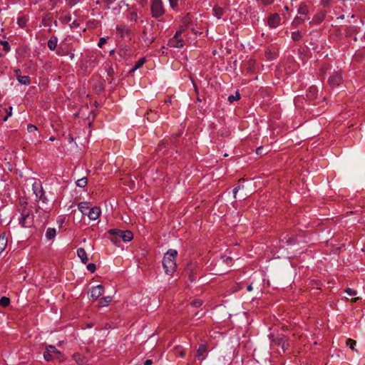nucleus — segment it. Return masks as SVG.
<instances>
[{
  "mask_svg": "<svg viewBox=\"0 0 365 365\" xmlns=\"http://www.w3.org/2000/svg\"><path fill=\"white\" fill-rule=\"evenodd\" d=\"M207 351V346L205 344H200L197 351V356L199 359L202 360L205 359L204 354Z\"/></svg>",
  "mask_w": 365,
  "mask_h": 365,
  "instance_id": "2eb2a0df",
  "label": "nucleus"
},
{
  "mask_svg": "<svg viewBox=\"0 0 365 365\" xmlns=\"http://www.w3.org/2000/svg\"><path fill=\"white\" fill-rule=\"evenodd\" d=\"M16 77L18 79V76H21V71L19 69L15 71Z\"/></svg>",
  "mask_w": 365,
  "mask_h": 365,
  "instance_id": "5fc2aeb1",
  "label": "nucleus"
},
{
  "mask_svg": "<svg viewBox=\"0 0 365 365\" xmlns=\"http://www.w3.org/2000/svg\"><path fill=\"white\" fill-rule=\"evenodd\" d=\"M346 344L348 346H349V347L352 349V350H355V346L356 344V341L354 339H349L347 341H346Z\"/></svg>",
  "mask_w": 365,
  "mask_h": 365,
  "instance_id": "7c9ffc66",
  "label": "nucleus"
},
{
  "mask_svg": "<svg viewBox=\"0 0 365 365\" xmlns=\"http://www.w3.org/2000/svg\"><path fill=\"white\" fill-rule=\"evenodd\" d=\"M18 81L23 85H29L30 83L29 77L28 76H18Z\"/></svg>",
  "mask_w": 365,
  "mask_h": 365,
  "instance_id": "aec40b11",
  "label": "nucleus"
},
{
  "mask_svg": "<svg viewBox=\"0 0 365 365\" xmlns=\"http://www.w3.org/2000/svg\"><path fill=\"white\" fill-rule=\"evenodd\" d=\"M298 12L300 14L306 15L308 13L307 6L305 4H301L299 8Z\"/></svg>",
  "mask_w": 365,
  "mask_h": 365,
  "instance_id": "cd10ccee",
  "label": "nucleus"
},
{
  "mask_svg": "<svg viewBox=\"0 0 365 365\" xmlns=\"http://www.w3.org/2000/svg\"><path fill=\"white\" fill-rule=\"evenodd\" d=\"M73 359L80 365H82L86 362L84 357L78 353L73 355Z\"/></svg>",
  "mask_w": 365,
  "mask_h": 365,
  "instance_id": "412c9836",
  "label": "nucleus"
},
{
  "mask_svg": "<svg viewBox=\"0 0 365 365\" xmlns=\"http://www.w3.org/2000/svg\"><path fill=\"white\" fill-rule=\"evenodd\" d=\"M152 364H153V361L151 359H147L144 362V365H152Z\"/></svg>",
  "mask_w": 365,
  "mask_h": 365,
  "instance_id": "603ef678",
  "label": "nucleus"
},
{
  "mask_svg": "<svg viewBox=\"0 0 365 365\" xmlns=\"http://www.w3.org/2000/svg\"><path fill=\"white\" fill-rule=\"evenodd\" d=\"M70 27L71 28H75V27H77L79 26V24L76 22V21H73L70 24H69Z\"/></svg>",
  "mask_w": 365,
  "mask_h": 365,
  "instance_id": "49530a36",
  "label": "nucleus"
},
{
  "mask_svg": "<svg viewBox=\"0 0 365 365\" xmlns=\"http://www.w3.org/2000/svg\"><path fill=\"white\" fill-rule=\"evenodd\" d=\"M331 3V0H322V4L324 6H328Z\"/></svg>",
  "mask_w": 365,
  "mask_h": 365,
  "instance_id": "8fccbe9b",
  "label": "nucleus"
},
{
  "mask_svg": "<svg viewBox=\"0 0 365 365\" xmlns=\"http://www.w3.org/2000/svg\"><path fill=\"white\" fill-rule=\"evenodd\" d=\"M317 92V89L316 87H311L309 90V94L308 96L309 98H314L315 96V93Z\"/></svg>",
  "mask_w": 365,
  "mask_h": 365,
  "instance_id": "2f4dec72",
  "label": "nucleus"
},
{
  "mask_svg": "<svg viewBox=\"0 0 365 365\" xmlns=\"http://www.w3.org/2000/svg\"><path fill=\"white\" fill-rule=\"evenodd\" d=\"M67 1L69 6H73L78 4L80 1V0H67Z\"/></svg>",
  "mask_w": 365,
  "mask_h": 365,
  "instance_id": "79ce46f5",
  "label": "nucleus"
},
{
  "mask_svg": "<svg viewBox=\"0 0 365 365\" xmlns=\"http://www.w3.org/2000/svg\"><path fill=\"white\" fill-rule=\"evenodd\" d=\"M57 38L56 36L51 37L48 41V47L50 50L53 51L57 46Z\"/></svg>",
  "mask_w": 365,
  "mask_h": 365,
  "instance_id": "a211bd4d",
  "label": "nucleus"
},
{
  "mask_svg": "<svg viewBox=\"0 0 365 365\" xmlns=\"http://www.w3.org/2000/svg\"><path fill=\"white\" fill-rule=\"evenodd\" d=\"M56 234V230L54 228H48L46 232V237L48 240H51L55 237Z\"/></svg>",
  "mask_w": 365,
  "mask_h": 365,
  "instance_id": "6ab92c4d",
  "label": "nucleus"
},
{
  "mask_svg": "<svg viewBox=\"0 0 365 365\" xmlns=\"http://www.w3.org/2000/svg\"><path fill=\"white\" fill-rule=\"evenodd\" d=\"M184 355H185V352H184V351H180V356L181 357H183V356H184Z\"/></svg>",
  "mask_w": 365,
  "mask_h": 365,
  "instance_id": "052dcab7",
  "label": "nucleus"
},
{
  "mask_svg": "<svg viewBox=\"0 0 365 365\" xmlns=\"http://www.w3.org/2000/svg\"><path fill=\"white\" fill-rule=\"evenodd\" d=\"M71 16H64L63 19H62V21L63 23L64 24H70V22L71 21Z\"/></svg>",
  "mask_w": 365,
  "mask_h": 365,
  "instance_id": "58836bf2",
  "label": "nucleus"
},
{
  "mask_svg": "<svg viewBox=\"0 0 365 365\" xmlns=\"http://www.w3.org/2000/svg\"><path fill=\"white\" fill-rule=\"evenodd\" d=\"M262 150H263V148L262 147H259L256 149V153L257 155H262Z\"/></svg>",
  "mask_w": 365,
  "mask_h": 365,
  "instance_id": "09e8293b",
  "label": "nucleus"
},
{
  "mask_svg": "<svg viewBox=\"0 0 365 365\" xmlns=\"http://www.w3.org/2000/svg\"><path fill=\"white\" fill-rule=\"evenodd\" d=\"M191 304L193 307H200L202 304V301L200 300V299H196V300L192 301L191 302Z\"/></svg>",
  "mask_w": 365,
  "mask_h": 365,
  "instance_id": "4c0bfd02",
  "label": "nucleus"
},
{
  "mask_svg": "<svg viewBox=\"0 0 365 365\" xmlns=\"http://www.w3.org/2000/svg\"><path fill=\"white\" fill-rule=\"evenodd\" d=\"M103 1H106L107 4H111L113 1V0H103Z\"/></svg>",
  "mask_w": 365,
  "mask_h": 365,
  "instance_id": "bf43d9fd",
  "label": "nucleus"
},
{
  "mask_svg": "<svg viewBox=\"0 0 365 365\" xmlns=\"http://www.w3.org/2000/svg\"><path fill=\"white\" fill-rule=\"evenodd\" d=\"M178 252L175 250H169L164 255L163 259V266L167 274L171 275L176 270L177 264L175 257Z\"/></svg>",
  "mask_w": 365,
  "mask_h": 365,
  "instance_id": "f03ea898",
  "label": "nucleus"
},
{
  "mask_svg": "<svg viewBox=\"0 0 365 365\" xmlns=\"http://www.w3.org/2000/svg\"><path fill=\"white\" fill-rule=\"evenodd\" d=\"M108 234L110 235L109 239L116 245H118L120 240L127 242L133 238V234L130 230H121L118 229H110L108 231Z\"/></svg>",
  "mask_w": 365,
  "mask_h": 365,
  "instance_id": "f257e3e1",
  "label": "nucleus"
},
{
  "mask_svg": "<svg viewBox=\"0 0 365 365\" xmlns=\"http://www.w3.org/2000/svg\"><path fill=\"white\" fill-rule=\"evenodd\" d=\"M106 43V39L105 38H101L98 42V46L102 47Z\"/></svg>",
  "mask_w": 365,
  "mask_h": 365,
  "instance_id": "37998d69",
  "label": "nucleus"
},
{
  "mask_svg": "<svg viewBox=\"0 0 365 365\" xmlns=\"http://www.w3.org/2000/svg\"><path fill=\"white\" fill-rule=\"evenodd\" d=\"M214 14L217 19H220L221 16L222 15V9L218 7H215L213 9Z\"/></svg>",
  "mask_w": 365,
  "mask_h": 365,
  "instance_id": "c756f323",
  "label": "nucleus"
},
{
  "mask_svg": "<svg viewBox=\"0 0 365 365\" xmlns=\"http://www.w3.org/2000/svg\"><path fill=\"white\" fill-rule=\"evenodd\" d=\"M21 217L19 219V224L24 227H30L33 225V217L30 215V210L26 208V201L21 200Z\"/></svg>",
  "mask_w": 365,
  "mask_h": 365,
  "instance_id": "7ed1b4c3",
  "label": "nucleus"
},
{
  "mask_svg": "<svg viewBox=\"0 0 365 365\" xmlns=\"http://www.w3.org/2000/svg\"><path fill=\"white\" fill-rule=\"evenodd\" d=\"M145 62V58H140L136 63H135V65L134 66V68H133V71H135L139 68H140Z\"/></svg>",
  "mask_w": 365,
  "mask_h": 365,
  "instance_id": "bb28decb",
  "label": "nucleus"
},
{
  "mask_svg": "<svg viewBox=\"0 0 365 365\" xmlns=\"http://www.w3.org/2000/svg\"><path fill=\"white\" fill-rule=\"evenodd\" d=\"M240 188V186H237L236 187L234 188L233 190V192H234V196L236 197V194L237 192V191L239 190V189Z\"/></svg>",
  "mask_w": 365,
  "mask_h": 365,
  "instance_id": "864d4df0",
  "label": "nucleus"
},
{
  "mask_svg": "<svg viewBox=\"0 0 365 365\" xmlns=\"http://www.w3.org/2000/svg\"><path fill=\"white\" fill-rule=\"evenodd\" d=\"M104 292V287L99 284L95 287H93L91 289V297L93 299H97L100 297Z\"/></svg>",
  "mask_w": 365,
  "mask_h": 365,
  "instance_id": "1a4fd4ad",
  "label": "nucleus"
},
{
  "mask_svg": "<svg viewBox=\"0 0 365 365\" xmlns=\"http://www.w3.org/2000/svg\"><path fill=\"white\" fill-rule=\"evenodd\" d=\"M240 94L238 91H236L235 96L231 95L228 97V101L232 103L235 101L240 100Z\"/></svg>",
  "mask_w": 365,
  "mask_h": 365,
  "instance_id": "393cba45",
  "label": "nucleus"
},
{
  "mask_svg": "<svg viewBox=\"0 0 365 365\" xmlns=\"http://www.w3.org/2000/svg\"><path fill=\"white\" fill-rule=\"evenodd\" d=\"M170 6L172 8L175 7L178 5V0H169Z\"/></svg>",
  "mask_w": 365,
  "mask_h": 365,
  "instance_id": "c03bdc74",
  "label": "nucleus"
},
{
  "mask_svg": "<svg viewBox=\"0 0 365 365\" xmlns=\"http://www.w3.org/2000/svg\"><path fill=\"white\" fill-rule=\"evenodd\" d=\"M262 1L266 5L271 4L274 1V0H262Z\"/></svg>",
  "mask_w": 365,
  "mask_h": 365,
  "instance_id": "3c124183",
  "label": "nucleus"
},
{
  "mask_svg": "<svg viewBox=\"0 0 365 365\" xmlns=\"http://www.w3.org/2000/svg\"><path fill=\"white\" fill-rule=\"evenodd\" d=\"M359 29L358 26H351L348 28L347 35L351 36L353 34L357 33Z\"/></svg>",
  "mask_w": 365,
  "mask_h": 365,
  "instance_id": "a878e982",
  "label": "nucleus"
},
{
  "mask_svg": "<svg viewBox=\"0 0 365 365\" xmlns=\"http://www.w3.org/2000/svg\"><path fill=\"white\" fill-rule=\"evenodd\" d=\"M272 342L275 345L281 346L283 351L287 349L288 344L287 343V339L284 336H277L276 338L272 339Z\"/></svg>",
  "mask_w": 365,
  "mask_h": 365,
  "instance_id": "9d476101",
  "label": "nucleus"
},
{
  "mask_svg": "<svg viewBox=\"0 0 365 365\" xmlns=\"http://www.w3.org/2000/svg\"><path fill=\"white\" fill-rule=\"evenodd\" d=\"M49 140H51V141H53V140H55V137H51V138H49Z\"/></svg>",
  "mask_w": 365,
  "mask_h": 365,
  "instance_id": "680f3d73",
  "label": "nucleus"
},
{
  "mask_svg": "<svg viewBox=\"0 0 365 365\" xmlns=\"http://www.w3.org/2000/svg\"><path fill=\"white\" fill-rule=\"evenodd\" d=\"M130 17L132 20H134L135 21L137 20V13L135 11H132L130 13Z\"/></svg>",
  "mask_w": 365,
  "mask_h": 365,
  "instance_id": "a18cd8bd",
  "label": "nucleus"
},
{
  "mask_svg": "<svg viewBox=\"0 0 365 365\" xmlns=\"http://www.w3.org/2000/svg\"><path fill=\"white\" fill-rule=\"evenodd\" d=\"M280 16L278 14L271 15L267 21L269 26L272 28L277 27L280 24Z\"/></svg>",
  "mask_w": 365,
  "mask_h": 365,
  "instance_id": "9b49d317",
  "label": "nucleus"
},
{
  "mask_svg": "<svg viewBox=\"0 0 365 365\" xmlns=\"http://www.w3.org/2000/svg\"><path fill=\"white\" fill-rule=\"evenodd\" d=\"M9 304H10L9 298H8L6 297H2L0 299V305L2 306L3 307H8L9 305Z\"/></svg>",
  "mask_w": 365,
  "mask_h": 365,
  "instance_id": "b1692460",
  "label": "nucleus"
},
{
  "mask_svg": "<svg viewBox=\"0 0 365 365\" xmlns=\"http://www.w3.org/2000/svg\"><path fill=\"white\" fill-rule=\"evenodd\" d=\"M304 20L299 17H296L292 21V25L294 26H298L299 24H301Z\"/></svg>",
  "mask_w": 365,
  "mask_h": 365,
  "instance_id": "473e14b6",
  "label": "nucleus"
},
{
  "mask_svg": "<svg viewBox=\"0 0 365 365\" xmlns=\"http://www.w3.org/2000/svg\"><path fill=\"white\" fill-rule=\"evenodd\" d=\"M18 23H19V24L21 27L24 26V24H25V23H24V21L19 20V21H18Z\"/></svg>",
  "mask_w": 365,
  "mask_h": 365,
  "instance_id": "6e6d98bb",
  "label": "nucleus"
},
{
  "mask_svg": "<svg viewBox=\"0 0 365 365\" xmlns=\"http://www.w3.org/2000/svg\"><path fill=\"white\" fill-rule=\"evenodd\" d=\"M113 298L110 296H107L101 298L98 302V307H104L108 306V304L111 302Z\"/></svg>",
  "mask_w": 365,
  "mask_h": 365,
  "instance_id": "4468645a",
  "label": "nucleus"
},
{
  "mask_svg": "<svg viewBox=\"0 0 365 365\" xmlns=\"http://www.w3.org/2000/svg\"><path fill=\"white\" fill-rule=\"evenodd\" d=\"M9 110H10V111H8V114H7V115H6V116H5V117L4 118V121L7 120V119H8L9 116H11V110H12V107H9Z\"/></svg>",
  "mask_w": 365,
  "mask_h": 365,
  "instance_id": "de8ad7c7",
  "label": "nucleus"
},
{
  "mask_svg": "<svg viewBox=\"0 0 365 365\" xmlns=\"http://www.w3.org/2000/svg\"><path fill=\"white\" fill-rule=\"evenodd\" d=\"M345 292L350 296H354L356 294V292L351 288H347Z\"/></svg>",
  "mask_w": 365,
  "mask_h": 365,
  "instance_id": "ea45409f",
  "label": "nucleus"
},
{
  "mask_svg": "<svg viewBox=\"0 0 365 365\" xmlns=\"http://www.w3.org/2000/svg\"><path fill=\"white\" fill-rule=\"evenodd\" d=\"M170 46L174 48H182L183 46V40L180 38V31H177L171 39L168 42Z\"/></svg>",
  "mask_w": 365,
  "mask_h": 365,
  "instance_id": "423d86ee",
  "label": "nucleus"
},
{
  "mask_svg": "<svg viewBox=\"0 0 365 365\" xmlns=\"http://www.w3.org/2000/svg\"><path fill=\"white\" fill-rule=\"evenodd\" d=\"M78 210L82 212V214H87L86 211L90 210L88 206V203L87 202H81L78 205Z\"/></svg>",
  "mask_w": 365,
  "mask_h": 365,
  "instance_id": "f3484780",
  "label": "nucleus"
},
{
  "mask_svg": "<svg viewBox=\"0 0 365 365\" xmlns=\"http://www.w3.org/2000/svg\"><path fill=\"white\" fill-rule=\"evenodd\" d=\"M189 22V20L187 18H185V20H184V26H181L180 29L178 31H180V34H182V31H184L185 30V29L187 28V24H188Z\"/></svg>",
  "mask_w": 365,
  "mask_h": 365,
  "instance_id": "e433bc0d",
  "label": "nucleus"
},
{
  "mask_svg": "<svg viewBox=\"0 0 365 365\" xmlns=\"http://www.w3.org/2000/svg\"><path fill=\"white\" fill-rule=\"evenodd\" d=\"M88 180L86 178H82L76 181V185L80 187H84L86 186Z\"/></svg>",
  "mask_w": 365,
  "mask_h": 365,
  "instance_id": "5701e85b",
  "label": "nucleus"
},
{
  "mask_svg": "<svg viewBox=\"0 0 365 365\" xmlns=\"http://www.w3.org/2000/svg\"><path fill=\"white\" fill-rule=\"evenodd\" d=\"M87 269L91 273H93L96 269V266L93 263H90L87 265Z\"/></svg>",
  "mask_w": 365,
  "mask_h": 365,
  "instance_id": "c9c22d12",
  "label": "nucleus"
},
{
  "mask_svg": "<svg viewBox=\"0 0 365 365\" xmlns=\"http://www.w3.org/2000/svg\"><path fill=\"white\" fill-rule=\"evenodd\" d=\"M205 315V312H202V311L197 312L195 314V317H196L197 319H200L202 317H204Z\"/></svg>",
  "mask_w": 365,
  "mask_h": 365,
  "instance_id": "a19ab883",
  "label": "nucleus"
},
{
  "mask_svg": "<svg viewBox=\"0 0 365 365\" xmlns=\"http://www.w3.org/2000/svg\"><path fill=\"white\" fill-rule=\"evenodd\" d=\"M101 215V209L98 207H93L90 208L88 212L87 213L88 217L91 220H96Z\"/></svg>",
  "mask_w": 365,
  "mask_h": 365,
  "instance_id": "f8f14e48",
  "label": "nucleus"
},
{
  "mask_svg": "<svg viewBox=\"0 0 365 365\" xmlns=\"http://www.w3.org/2000/svg\"><path fill=\"white\" fill-rule=\"evenodd\" d=\"M77 255L83 264H86L88 262V258L87 257L86 252L83 248H78L77 250Z\"/></svg>",
  "mask_w": 365,
  "mask_h": 365,
  "instance_id": "ddd939ff",
  "label": "nucleus"
},
{
  "mask_svg": "<svg viewBox=\"0 0 365 365\" xmlns=\"http://www.w3.org/2000/svg\"><path fill=\"white\" fill-rule=\"evenodd\" d=\"M38 130L37 127L32 124H29L27 125V130L29 133H34Z\"/></svg>",
  "mask_w": 365,
  "mask_h": 365,
  "instance_id": "72a5a7b5",
  "label": "nucleus"
},
{
  "mask_svg": "<svg viewBox=\"0 0 365 365\" xmlns=\"http://www.w3.org/2000/svg\"><path fill=\"white\" fill-rule=\"evenodd\" d=\"M247 290L248 292H251V291L252 290V284H250V285H248V286L247 287Z\"/></svg>",
  "mask_w": 365,
  "mask_h": 365,
  "instance_id": "4d7b16f0",
  "label": "nucleus"
},
{
  "mask_svg": "<svg viewBox=\"0 0 365 365\" xmlns=\"http://www.w3.org/2000/svg\"><path fill=\"white\" fill-rule=\"evenodd\" d=\"M341 81H342V77H341V75L339 73H335L334 74L331 76L328 80L329 85L332 88L340 85Z\"/></svg>",
  "mask_w": 365,
  "mask_h": 365,
  "instance_id": "6e6552de",
  "label": "nucleus"
},
{
  "mask_svg": "<svg viewBox=\"0 0 365 365\" xmlns=\"http://www.w3.org/2000/svg\"><path fill=\"white\" fill-rule=\"evenodd\" d=\"M34 192L35 193L36 197H38L43 202H46L47 198L44 195V191L43 190L41 185L34 182L32 185Z\"/></svg>",
  "mask_w": 365,
  "mask_h": 365,
  "instance_id": "0eeeda50",
  "label": "nucleus"
},
{
  "mask_svg": "<svg viewBox=\"0 0 365 365\" xmlns=\"http://www.w3.org/2000/svg\"><path fill=\"white\" fill-rule=\"evenodd\" d=\"M7 245V237L5 234L0 235V254L5 250Z\"/></svg>",
  "mask_w": 365,
  "mask_h": 365,
  "instance_id": "dca6fc26",
  "label": "nucleus"
},
{
  "mask_svg": "<svg viewBox=\"0 0 365 365\" xmlns=\"http://www.w3.org/2000/svg\"><path fill=\"white\" fill-rule=\"evenodd\" d=\"M151 13L153 17H159L164 13L163 4L161 0H152L151 2Z\"/></svg>",
  "mask_w": 365,
  "mask_h": 365,
  "instance_id": "39448f33",
  "label": "nucleus"
},
{
  "mask_svg": "<svg viewBox=\"0 0 365 365\" xmlns=\"http://www.w3.org/2000/svg\"><path fill=\"white\" fill-rule=\"evenodd\" d=\"M165 102V103H171V99L166 100Z\"/></svg>",
  "mask_w": 365,
  "mask_h": 365,
  "instance_id": "e2e57ef3",
  "label": "nucleus"
},
{
  "mask_svg": "<svg viewBox=\"0 0 365 365\" xmlns=\"http://www.w3.org/2000/svg\"><path fill=\"white\" fill-rule=\"evenodd\" d=\"M324 16L325 15L323 13L318 14L314 17L313 21L316 24H319L324 20Z\"/></svg>",
  "mask_w": 365,
  "mask_h": 365,
  "instance_id": "4be33fe9",
  "label": "nucleus"
},
{
  "mask_svg": "<svg viewBox=\"0 0 365 365\" xmlns=\"http://www.w3.org/2000/svg\"><path fill=\"white\" fill-rule=\"evenodd\" d=\"M302 38V35L299 31H293L292 33V38L293 41H297L300 40Z\"/></svg>",
  "mask_w": 365,
  "mask_h": 365,
  "instance_id": "c85d7f7f",
  "label": "nucleus"
},
{
  "mask_svg": "<svg viewBox=\"0 0 365 365\" xmlns=\"http://www.w3.org/2000/svg\"><path fill=\"white\" fill-rule=\"evenodd\" d=\"M61 355V352L52 345L47 346L46 350L43 353V357L46 361H51L56 358L59 359Z\"/></svg>",
  "mask_w": 365,
  "mask_h": 365,
  "instance_id": "20e7f679",
  "label": "nucleus"
},
{
  "mask_svg": "<svg viewBox=\"0 0 365 365\" xmlns=\"http://www.w3.org/2000/svg\"><path fill=\"white\" fill-rule=\"evenodd\" d=\"M359 299V297H355L351 299V302H356Z\"/></svg>",
  "mask_w": 365,
  "mask_h": 365,
  "instance_id": "13d9d810",
  "label": "nucleus"
},
{
  "mask_svg": "<svg viewBox=\"0 0 365 365\" xmlns=\"http://www.w3.org/2000/svg\"><path fill=\"white\" fill-rule=\"evenodd\" d=\"M1 45L3 46V50L8 52L10 51V46L9 43L6 41H1Z\"/></svg>",
  "mask_w": 365,
  "mask_h": 365,
  "instance_id": "f704fd0d",
  "label": "nucleus"
}]
</instances>
